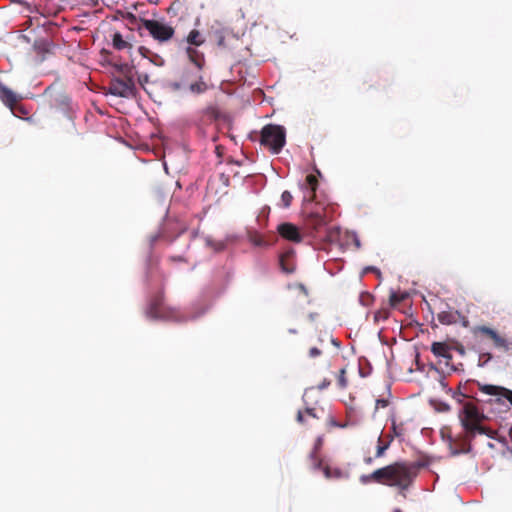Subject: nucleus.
<instances>
[{"mask_svg": "<svg viewBox=\"0 0 512 512\" xmlns=\"http://www.w3.org/2000/svg\"><path fill=\"white\" fill-rule=\"evenodd\" d=\"M186 52L190 61L197 67L198 70H201L205 63L204 55L195 48L191 47H188Z\"/></svg>", "mask_w": 512, "mask_h": 512, "instance_id": "obj_16", "label": "nucleus"}, {"mask_svg": "<svg viewBox=\"0 0 512 512\" xmlns=\"http://www.w3.org/2000/svg\"><path fill=\"white\" fill-rule=\"evenodd\" d=\"M330 380H327V379H324L319 385H318V388L320 390H323V389H326L327 387H329L330 385Z\"/></svg>", "mask_w": 512, "mask_h": 512, "instance_id": "obj_42", "label": "nucleus"}, {"mask_svg": "<svg viewBox=\"0 0 512 512\" xmlns=\"http://www.w3.org/2000/svg\"><path fill=\"white\" fill-rule=\"evenodd\" d=\"M388 406V400L386 399H377L376 400V405H375V410H378L379 408H385Z\"/></svg>", "mask_w": 512, "mask_h": 512, "instance_id": "obj_37", "label": "nucleus"}, {"mask_svg": "<svg viewBox=\"0 0 512 512\" xmlns=\"http://www.w3.org/2000/svg\"><path fill=\"white\" fill-rule=\"evenodd\" d=\"M431 352L437 356L445 358L446 364L452 359V354L450 352V347L445 342H433L431 345Z\"/></svg>", "mask_w": 512, "mask_h": 512, "instance_id": "obj_14", "label": "nucleus"}, {"mask_svg": "<svg viewBox=\"0 0 512 512\" xmlns=\"http://www.w3.org/2000/svg\"><path fill=\"white\" fill-rule=\"evenodd\" d=\"M142 29H145L159 43L168 42L175 34V30L171 25L155 19H140L138 30Z\"/></svg>", "mask_w": 512, "mask_h": 512, "instance_id": "obj_4", "label": "nucleus"}, {"mask_svg": "<svg viewBox=\"0 0 512 512\" xmlns=\"http://www.w3.org/2000/svg\"><path fill=\"white\" fill-rule=\"evenodd\" d=\"M292 199L293 197L289 191H284L281 195V201L285 208H288L291 205Z\"/></svg>", "mask_w": 512, "mask_h": 512, "instance_id": "obj_30", "label": "nucleus"}, {"mask_svg": "<svg viewBox=\"0 0 512 512\" xmlns=\"http://www.w3.org/2000/svg\"><path fill=\"white\" fill-rule=\"evenodd\" d=\"M326 223V218L317 212L310 213L305 220V225L310 230V234L312 235L318 233L326 225Z\"/></svg>", "mask_w": 512, "mask_h": 512, "instance_id": "obj_13", "label": "nucleus"}, {"mask_svg": "<svg viewBox=\"0 0 512 512\" xmlns=\"http://www.w3.org/2000/svg\"><path fill=\"white\" fill-rule=\"evenodd\" d=\"M277 231L279 235L285 240L294 243H300L302 241V235L299 228L292 223L285 222L278 225Z\"/></svg>", "mask_w": 512, "mask_h": 512, "instance_id": "obj_10", "label": "nucleus"}, {"mask_svg": "<svg viewBox=\"0 0 512 512\" xmlns=\"http://www.w3.org/2000/svg\"><path fill=\"white\" fill-rule=\"evenodd\" d=\"M171 87L174 90L187 87L192 94L196 95L203 94L208 90V84L204 81L203 76L197 75L193 78L188 70H184L180 81L172 83Z\"/></svg>", "mask_w": 512, "mask_h": 512, "instance_id": "obj_5", "label": "nucleus"}, {"mask_svg": "<svg viewBox=\"0 0 512 512\" xmlns=\"http://www.w3.org/2000/svg\"><path fill=\"white\" fill-rule=\"evenodd\" d=\"M306 183H307L308 187L310 188V192H311L310 200H313L314 197H315V192H316L317 187H318L317 177L315 175H313V174L307 175Z\"/></svg>", "mask_w": 512, "mask_h": 512, "instance_id": "obj_25", "label": "nucleus"}, {"mask_svg": "<svg viewBox=\"0 0 512 512\" xmlns=\"http://www.w3.org/2000/svg\"><path fill=\"white\" fill-rule=\"evenodd\" d=\"M139 53L144 57V58H147L149 59V57L151 56V54L153 53L152 51H150L148 48L144 47V46H141L139 47Z\"/></svg>", "mask_w": 512, "mask_h": 512, "instance_id": "obj_36", "label": "nucleus"}, {"mask_svg": "<svg viewBox=\"0 0 512 512\" xmlns=\"http://www.w3.org/2000/svg\"><path fill=\"white\" fill-rule=\"evenodd\" d=\"M187 42L190 45L200 46L204 43V38L198 30L193 29L187 36Z\"/></svg>", "mask_w": 512, "mask_h": 512, "instance_id": "obj_22", "label": "nucleus"}, {"mask_svg": "<svg viewBox=\"0 0 512 512\" xmlns=\"http://www.w3.org/2000/svg\"><path fill=\"white\" fill-rule=\"evenodd\" d=\"M45 97L48 98L49 104L52 108L67 112L70 106L69 96L61 89L51 85L44 91Z\"/></svg>", "mask_w": 512, "mask_h": 512, "instance_id": "obj_8", "label": "nucleus"}, {"mask_svg": "<svg viewBox=\"0 0 512 512\" xmlns=\"http://www.w3.org/2000/svg\"><path fill=\"white\" fill-rule=\"evenodd\" d=\"M146 314L151 319L166 318L167 314L163 304V294L159 293L151 301L147 308Z\"/></svg>", "mask_w": 512, "mask_h": 512, "instance_id": "obj_11", "label": "nucleus"}, {"mask_svg": "<svg viewBox=\"0 0 512 512\" xmlns=\"http://www.w3.org/2000/svg\"><path fill=\"white\" fill-rule=\"evenodd\" d=\"M319 417L315 413L314 408H306L304 411L299 410L296 416L298 423L302 425H312V422L318 420Z\"/></svg>", "mask_w": 512, "mask_h": 512, "instance_id": "obj_15", "label": "nucleus"}, {"mask_svg": "<svg viewBox=\"0 0 512 512\" xmlns=\"http://www.w3.org/2000/svg\"><path fill=\"white\" fill-rule=\"evenodd\" d=\"M287 257H288L287 255H282L280 257V266L284 272L292 273L294 271V268L287 265V263H286Z\"/></svg>", "mask_w": 512, "mask_h": 512, "instance_id": "obj_31", "label": "nucleus"}, {"mask_svg": "<svg viewBox=\"0 0 512 512\" xmlns=\"http://www.w3.org/2000/svg\"><path fill=\"white\" fill-rule=\"evenodd\" d=\"M364 462H365L366 464L370 465V464H372V462H373V458H372V457H366V458L364 459Z\"/></svg>", "mask_w": 512, "mask_h": 512, "instance_id": "obj_43", "label": "nucleus"}, {"mask_svg": "<svg viewBox=\"0 0 512 512\" xmlns=\"http://www.w3.org/2000/svg\"><path fill=\"white\" fill-rule=\"evenodd\" d=\"M323 473L326 479H340L344 476L340 468H332L329 465L323 467Z\"/></svg>", "mask_w": 512, "mask_h": 512, "instance_id": "obj_21", "label": "nucleus"}, {"mask_svg": "<svg viewBox=\"0 0 512 512\" xmlns=\"http://www.w3.org/2000/svg\"><path fill=\"white\" fill-rule=\"evenodd\" d=\"M308 354H309V357L316 358L322 354V351L320 349H318L317 347H312L309 349Z\"/></svg>", "mask_w": 512, "mask_h": 512, "instance_id": "obj_35", "label": "nucleus"}, {"mask_svg": "<svg viewBox=\"0 0 512 512\" xmlns=\"http://www.w3.org/2000/svg\"><path fill=\"white\" fill-rule=\"evenodd\" d=\"M337 385L340 389H346L348 386V379L346 377L345 367L341 368L337 375Z\"/></svg>", "mask_w": 512, "mask_h": 512, "instance_id": "obj_28", "label": "nucleus"}, {"mask_svg": "<svg viewBox=\"0 0 512 512\" xmlns=\"http://www.w3.org/2000/svg\"><path fill=\"white\" fill-rule=\"evenodd\" d=\"M420 463L395 462L373 471L371 474L362 475L360 481L363 484L376 482L388 486L400 488V494L406 498L405 490L414 481L418 474Z\"/></svg>", "mask_w": 512, "mask_h": 512, "instance_id": "obj_2", "label": "nucleus"}, {"mask_svg": "<svg viewBox=\"0 0 512 512\" xmlns=\"http://www.w3.org/2000/svg\"><path fill=\"white\" fill-rule=\"evenodd\" d=\"M149 61L153 63L156 66H163L164 65V59L159 56L158 54L152 53L149 57Z\"/></svg>", "mask_w": 512, "mask_h": 512, "instance_id": "obj_32", "label": "nucleus"}, {"mask_svg": "<svg viewBox=\"0 0 512 512\" xmlns=\"http://www.w3.org/2000/svg\"><path fill=\"white\" fill-rule=\"evenodd\" d=\"M116 72L121 75L123 79H133V67L127 63L114 64Z\"/></svg>", "mask_w": 512, "mask_h": 512, "instance_id": "obj_19", "label": "nucleus"}, {"mask_svg": "<svg viewBox=\"0 0 512 512\" xmlns=\"http://www.w3.org/2000/svg\"><path fill=\"white\" fill-rule=\"evenodd\" d=\"M138 81H139L140 85L144 86V84L149 81V77L147 74L139 75Z\"/></svg>", "mask_w": 512, "mask_h": 512, "instance_id": "obj_40", "label": "nucleus"}, {"mask_svg": "<svg viewBox=\"0 0 512 512\" xmlns=\"http://www.w3.org/2000/svg\"><path fill=\"white\" fill-rule=\"evenodd\" d=\"M220 118V110L218 106L214 103L207 104L204 108L197 111L194 119L195 125L202 129L214 121H217Z\"/></svg>", "mask_w": 512, "mask_h": 512, "instance_id": "obj_9", "label": "nucleus"}, {"mask_svg": "<svg viewBox=\"0 0 512 512\" xmlns=\"http://www.w3.org/2000/svg\"><path fill=\"white\" fill-rule=\"evenodd\" d=\"M162 238H167L166 237V233L164 230H160L158 231L157 233L155 234H152L149 236V245H150V248L153 249L156 242L159 240V239H162Z\"/></svg>", "mask_w": 512, "mask_h": 512, "instance_id": "obj_29", "label": "nucleus"}, {"mask_svg": "<svg viewBox=\"0 0 512 512\" xmlns=\"http://www.w3.org/2000/svg\"><path fill=\"white\" fill-rule=\"evenodd\" d=\"M168 261L171 263H177V262H187L186 258L183 256H170L168 258Z\"/></svg>", "mask_w": 512, "mask_h": 512, "instance_id": "obj_38", "label": "nucleus"}, {"mask_svg": "<svg viewBox=\"0 0 512 512\" xmlns=\"http://www.w3.org/2000/svg\"><path fill=\"white\" fill-rule=\"evenodd\" d=\"M407 295L405 293H397L392 291L389 296V304L392 308L397 307L405 298Z\"/></svg>", "mask_w": 512, "mask_h": 512, "instance_id": "obj_26", "label": "nucleus"}, {"mask_svg": "<svg viewBox=\"0 0 512 512\" xmlns=\"http://www.w3.org/2000/svg\"><path fill=\"white\" fill-rule=\"evenodd\" d=\"M394 512H402L400 509H395Z\"/></svg>", "mask_w": 512, "mask_h": 512, "instance_id": "obj_46", "label": "nucleus"}, {"mask_svg": "<svg viewBox=\"0 0 512 512\" xmlns=\"http://www.w3.org/2000/svg\"><path fill=\"white\" fill-rule=\"evenodd\" d=\"M440 435H441L442 440L448 445V448H449L450 445L452 444V442L454 441V436H455L452 434L451 429L449 427H443L440 430Z\"/></svg>", "mask_w": 512, "mask_h": 512, "instance_id": "obj_27", "label": "nucleus"}, {"mask_svg": "<svg viewBox=\"0 0 512 512\" xmlns=\"http://www.w3.org/2000/svg\"><path fill=\"white\" fill-rule=\"evenodd\" d=\"M458 418L462 431L454 436V441L449 447L452 456L471 452V442L476 435H486L489 438H495L496 431L483 425L485 416L473 402L466 401L463 403L462 408L458 412Z\"/></svg>", "mask_w": 512, "mask_h": 512, "instance_id": "obj_1", "label": "nucleus"}, {"mask_svg": "<svg viewBox=\"0 0 512 512\" xmlns=\"http://www.w3.org/2000/svg\"><path fill=\"white\" fill-rule=\"evenodd\" d=\"M0 99L13 113V115H17L15 111V105L22 99L21 96L14 93L11 89L6 87L3 83L0 82Z\"/></svg>", "mask_w": 512, "mask_h": 512, "instance_id": "obj_12", "label": "nucleus"}, {"mask_svg": "<svg viewBox=\"0 0 512 512\" xmlns=\"http://www.w3.org/2000/svg\"><path fill=\"white\" fill-rule=\"evenodd\" d=\"M439 384L443 390H446L447 393H452V397L457 399L459 403H462V398H465L466 396L460 392H453L452 389L448 388V383L446 381L445 376H440Z\"/></svg>", "mask_w": 512, "mask_h": 512, "instance_id": "obj_24", "label": "nucleus"}, {"mask_svg": "<svg viewBox=\"0 0 512 512\" xmlns=\"http://www.w3.org/2000/svg\"><path fill=\"white\" fill-rule=\"evenodd\" d=\"M15 111L17 112V115H16L17 117H19L20 114H26L27 113L25 108L23 106H21V105H18V103L15 105Z\"/></svg>", "mask_w": 512, "mask_h": 512, "instance_id": "obj_41", "label": "nucleus"}, {"mask_svg": "<svg viewBox=\"0 0 512 512\" xmlns=\"http://www.w3.org/2000/svg\"><path fill=\"white\" fill-rule=\"evenodd\" d=\"M403 427L402 426H398L394 421L392 423V434H390L389 436H393L394 437H400L403 435Z\"/></svg>", "mask_w": 512, "mask_h": 512, "instance_id": "obj_33", "label": "nucleus"}, {"mask_svg": "<svg viewBox=\"0 0 512 512\" xmlns=\"http://www.w3.org/2000/svg\"><path fill=\"white\" fill-rule=\"evenodd\" d=\"M173 241H174V239H173V238L168 239V242H169V243H172Z\"/></svg>", "mask_w": 512, "mask_h": 512, "instance_id": "obj_45", "label": "nucleus"}, {"mask_svg": "<svg viewBox=\"0 0 512 512\" xmlns=\"http://www.w3.org/2000/svg\"><path fill=\"white\" fill-rule=\"evenodd\" d=\"M332 343H333L334 345H336V346H339V343H338V341H337L336 339H332Z\"/></svg>", "mask_w": 512, "mask_h": 512, "instance_id": "obj_44", "label": "nucleus"}, {"mask_svg": "<svg viewBox=\"0 0 512 512\" xmlns=\"http://www.w3.org/2000/svg\"><path fill=\"white\" fill-rule=\"evenodd\" d=\"M438 321L444 325H450L456 322V316L450 311H442L437 316Z\"/></svg>", "mask_w": 512, "mask_h": 512, "instance_id": "obj_23", "label": "nucleus"}, {"mask_svg": "<svg viewBox=\"0 0 512 512\" xmlns=\"http://www.w3.org/2000/svg\"><path fill=\"white\" fill-rule=\"evenodd\" d=\"M113 47L117 50L131 49L132 44L124 40L119 32L114 33L112 38Z\"/></svg>", "mask_w": 512, "mask_h": 512, "instance_id": "obj_20", "label": "nucleus"}, {"mask_svg": "<svg viewBox=\"0 0 512 512\" xmlns=\"http://www.w3.org/2000/svg\"><path fill=\"white\" fill-rule=\"evenodd\" d=\"M307 463H308L309 468L313 471H317V470L323 471V467L325 466L323 464V459L321 458L320 453L313 452V451H311L309 453V455L307 457Z\"/></svg>", "mask_w": 512, "mask_h": 512, "instance_id": "obj_17", "label": "nucleus"}, {"mask_svg": "<svg viewBox=\"0 0 512 512\" xmlns=\"http://www.w3.org/2000/svg\"><path fill=\"white\" fill-rule=\"evenodd\" d=\"M108 92L111 95L117 97H134L136 93L134 79H123L121 77H114L111 79L109 83Z\"/></svg>", "mask_w": 512, "mask_h": 512, "instance_id": "obj_7", "label": "nucleus"}, {"mask_svg": "<svg viewBox=\"0 0 512 512\" xmlns=\"http://www.w3.org/2000/svg\"><path fill=\"white\" fill-rule=\"evenodd\" d=\"M286 132L284 127L267 124L261 130L260 144L268 148L272 154H278L285 146Z\"/></svg>", "mask_w": 512, "mask_h": 512, "instance_id": "obj_3", "label": "nucleus"}, {"mask_svg": "<svg viewBox=\"0 0 512 512\" xmlns=\"http://www.w3.org/2000/svg\"><path fill=\"white\" fill-rule=\"evenodd\" d=\"M472 333L476 338L491 340L495 348L504 352L511 349V343H509L508 340L504 336L500 335L495 329L485 325L475 326L472 329Z\"/></svg>", "mask_w": 512, "mask_h": 512, "instance_id": "obj_6", "label": "nucleus"}, {"mask_svg": "<svg viewBox=\"0 0 512 512\" xmlns=\"http://www.w3.org/2000/svg\"><path fill=\"white\" fill-rule=\"evenodd\" d=\"M321 447H322V438L318 437L316 442H315V444H314V447H313L312 451L320 453Z\"/></svg>", "mask_w": 512, "mask_h": 512, "instance_id": "obj_39", "label": "nucleus"}, {"mask_svg": "<svg viewBox=\"0 0 512 512\" xmlns=\"http://www.w3.org/2000/svg\"><path fill=\"white\" fill-rule=\"evenodd\" d=\"M388 315H389V312L387 309H381L375 313L374 319H375V321L385 320L388 318Z\"/></svg>", "mask_w": 512, "mask_h": 512, "instance_id": "obj_34", "label": "nucleus"}, {"mask_svg": "<svg viewBox=\"0 0 512 512\" xmlns=\"http://www.w3.org/2000/svg\"><path fill=\"white\" fill-rule=\"evenodd\" d=\"M387 438L388 440L384 441L381 434L378 436L375 458L383 457L385 455L386 450L390 447V444L393 441V436H387Z\"/></svg>", "mask_w": 512, "mask_h": 512, "instance_id": "obj_18", "label": "nucleus"}]
</instances>
